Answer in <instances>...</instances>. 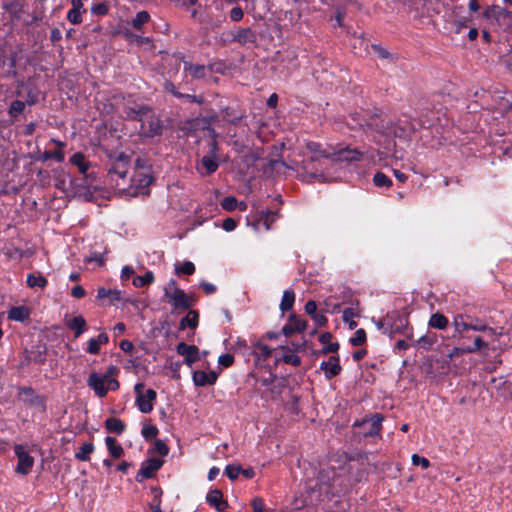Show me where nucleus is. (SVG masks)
I'll use <instances>...</instances> for the list:
<instances>
[{
    "label": "nucleus",
    "instance_id": "4",
    "mask_svg": "<svg viewBox=\"0 0 512 512\" xmlns=\"http://www.w3.org/2000/svg\"><path fill=\"white\" fill-rule=\"evenodd\" d=\"M129 172V158L120 155L108 169V179L111 184L120 191H125L131 184V176Z\"/></svg>",
    "mask_w": 512,
    "mask_h": 512
},
{
    "label": "nucleus",
    "instance_id": "56",
    "mask_svg": "<svg viewBox=\"0 0 512 512\" xmlns=\"http://www.w3.org/2000/svg\"><path fill=\"white\" fill-rule=\"evenodd\" d=\"M234 357L231 354H223L219 356L218 363L222 365L223 367H229L233 364Z\"/></svg>",
    "mask_w": 512,
    "mask_h": 512
},
{
    "label": "nucleus",
    "instance_id": "57",
    "mask_svg": "<svg viewBox=\"0 0 512 512\" xmlns=\"http://www.w3.org/2000/svg\"><path fill=\"white\" fill-rule=\"evenodd\" d=\"M243 16H244L243 10H242V8H240L238 6L232 8L230 11V19L234 22H238V21L242 20Z\"/></svg>",
    "mask_w": 512,
    "mask_h": 512
},
{
    "label": "nucleus",
    "instance_id": "13",
    "mask_svg": "<svg viewBox=\"0 0 512 512\" xmlns=\"http://www.w3.org/2000/svg\"><path fill=\"white\" fill-rule=\"evenodd\" d=\"M218 374L215 371L195 370L192 374V380L195 386L204 387L215 384Z\"/></svg>",
    "mask_w": 512,
    "mask_h": 512
},
{
    "label": "nucleus",
    "instance_id": "35",
    "mask_svg": "<svg viewBox=\"0 0 512 512\" xmlns=\"http://www.w3.org/2000/svg\"><path fill=\"white\" fill-rule=\"evenodd\" d=\"M282 350L284 351L282 356L284 363L293 365L295 367L301 365V358L294 351L287 347H282Z\"/></svg>",
    "mask_w": 512,
    "mask_h": 512
},
{
    "label": "nucleus",
    "instance_id": "28",
    "mask_svg": "<svg viewBox=\"0 0 512 512\" xmlns=\"http://www.w3.org/2000/svg\"><path fill=\"white\" fill-rule=\"evenodd\" d=\"M70 162H71V164L75 165L79 169V172L81 174H83L84 176L87 175V172L90 167V163L88 161H86L83 153H81V152L75 153L70 158Z\"/></svg>",
    "mask_w": 512,
    "mask_h": 512
},
{
    "label": "nucleus",
    "instance_id": "46",
    "mask_svg": "<svg viewBox=\"0 0 512 512\" xmlns=\"http://www.w3.org/2000/svg\"><path fill=\"white\" fill-rule=\"evenodd\" d=\"M223 500V494L220 490L215 489L210 491L206 496V501L210 506H215Z\"/></svg>",
    "mask_w": 512,
    "mask_h": 512
},
{
    "label": "nucleus",
    "instance_id": "59",
    "mask_svg": "<svg viewBox=\"0 0 512 512\" xmlns=\"http://www.w3.org/2000/svg\"><path fill=\"white\" fill-rule=\"evenodd\" d=\"M373 50L374 52L378 55V57L382 58V59H389L391 58V54L388 50H386L385 48L379 46V45H373Z\"/></svg>",
    "mask_w": 512,
    "mask_h": 512
},
{
    "label": "nucleus",
    "instance_id": "38",
    "mask_svg": "<svg viewBox=\"0 0 512 512\" xmlns=\"http://www.w3.org/2000/svg\"><path fill=\"white\" fill-rule=\"evenodd\" d=\"M94 451V445L91 442L83 444L75 453V458L79 461H88L90 454Z\"/></svg>",
    "mask_w": 512,
    "mask_h": 512
},
{
    "label": "nucleus",
    "instance_id": "29",
    "mask_svg": "<svg viewBox=\"0 0 512 512\" xmlns=\"http://www.w3.org/2000/svg\"><path fill=\"white\" fill-rule=\"evenodd\" d=\"M105 428L108 432L120 435L125 431L126 425L122 420L115 417H110L105 421Z\"/></svg>",
    "mask_w": 512,
    "mask_h": 512
},
{
    "label": "nucleus",
    "instance_id": "30",
    "mask_svg": "<svg viewBox=\"0 0 512 512\" xmlns=\"http://www.w3.org/2000/svg\"><path fill=\"white\" fill-rule=\"evenodd\" d=\"M199 315L195 310H190L188 314L180 320V329L184 330L189 327L191 329H195L198 325Z\"/></svg>",
    "mask_w": 512,
    "mask_h": 512
},
{
    "label": "nucleus",
    "instance_id": "60",
    "mask_svg": "<svg viewBox=\"0 0 512 512\" xmlns=\"http://www.w3.org/2000/svg\"><path fill=\"white\" fill-rule=\"evenodd\" d=\"M305 312L312 316L317 312V304L314 300H309L304 306Z\"/></svg>",
    "mask_w": 512,
    "mask_h": 512
},
{
    "label": "nucleus",
    "instance_id": "14",
    "mask_svg": "<svg viewBox=\"0 0 512 512\" xmlns=\"http://www.w3.org/2000/svg\"><path fill=\"white\" fill-rule=\"evenodd\" d=\"M163 465V460L158 458H151L142 463V466L137 474V478L142 477L144 479L152 478L155 473Z\"/></svg>",
    "mask_w": 512,
    "mask_h": 512
},
{
    "label": "nucleus",
    "instance_id": "17",
    "mask_svg": "<svg viewBox=\"0 0 512 512\" xmlns=\"http://www.w3.org/2000/svg\"><path fill=\"white\" fill-rule=\"evenodd\" d=\"M320 369L324 372L326 378L332 379L340 374L342 368L339 363L338 356H331L327 361L320 364Z\"/></svg>",
    "mask_w": 512,
    "mask_h": 512
},
{
    "label": "nucleus",
    "instance_id": "51",
    "mask_svg": "<svg viewBox=\"0 0 512 512\" xmlns=\"http://www.w3.org/2000/svg\"><path fill=\"white\" fill-rule=\"evenodd\" d=\"M67 19L72 24H80L82 22V12L71 8L67 13Z\"/></svg>",
    "mask_w": 512,
    "mask_h": 512
},
{
    "label": "nucleus",
    "instance_id": "63",
    "mask_svg": "<svg viewBox=\"0 0 512 512\" xmlns=\"http://www.w3.org/2000/svg\"><path fill=\"white\" fill-rule=\"evenodd\" d=\"M311 318L319 327L324 326L327 323V318L322 313L316 312L314 315L311 316Z\"/></svg>",
    "mask_w": 512,
    "mask_h": 512
},
{
    "label": "nucleus",
    "instance_id": "20",
    "mask_svg": "<svg viewBox=\"0 0 512 512\" xmlns=\"http://www.w3.org/2000/svg\"><path fill=\"white\" fill-rule=\"evenodd\" d=\"M256 33L251 28H239L233 35V41L241 45L256 42Z\"/></svg>",
    "mask_w": 512,
    "mask_h": 512
},
{
    "label": "nucleus",
    "instance_id": "11",
    "mask_svg": "<svg viewBox=\"0 0 512 512\" xmlns=\"http://www.w3.org/2000/svg\"><path fill=\"white\" fill-rule=\"evenodd\" d=\"M140 160H137V170L134 172V174L131 176V184L135 185L137 188H143L149 186L153 178L150 175L148 168H143L139 166Z\"/></svg>",
    "mask_w": 512,
    "mask_h": 512
},
{
    "label": "nucleus",
    "instance_id": "32",
    "mask_svg": "<svg viewBox=\"0 0 512 512\" xmlns=\"http://www.w3.org/2000/svg\"><path fill=\"white\" fill-rule=\"evenodd\" d=\"M295 301V293L293 290H285L282 299L280 302V310L282 312H287L292 309Z\"/></svg>",
    "mask_w": 512,
    "mask_h": 512
},
{
    "label": "nucleus",
    "instance_id": "50",
    "mask_svg": "<svg viewBox=\"0 0 512 512\" xmlns=\"http://www.w3.org/2000/svg\"><path fill=\"white\" fill-rule=\"evenodd\" d=\"M221 207L226 211H233L237 207V200L233 196H227L221 201Z\"/></svg>",
    "mask_w": 512,
    "mask_h": 512
},
{
    "label": "nucleus",
    "instance_id": "58",
    "mask_svg": "<svg viewBox=\"0 0 512 512\" xmlns=\"http://www.w3.org/2000/svg\"><path fill=\"white\" fill-rule=\"evenodd\" d=\"M253 512H264V502L261 498L255 497L251 502Z\"/></svg>",
    "mask_w": 512,
    "mask_h": 512
},
{
    "label": "nucleus",
    "instance_id": "27",
    "mask_svg": "<svg viewBox=\"0 0 512 512\" xmlns=\"http://www.w3.org/2000/svg\"><path fill=\"white\" fill-rule=\"evenodd\" d=\"M105 444L107 446V449L109 451V454L115 458L118 459L124 454L123 447L117 442V440L111 436H107L105 438Z\"/></svg>",
    "mask_w": 512,
    "mask_h": 512
},
{
    "label": "nucleus",
    "instance_id": "6",
    "mask_svg": "<svg viewBox=\"0 0 512 512\" xmlns=\"http://www.w3.org/2000/svg\"><path fill=\"white\" fill-rule=\"evenodd\" d=\"M381 133L387 137H393L403 141H409L410 136L413 132V127L404 121H397L395 123H389L385 127L381 126Z\"/></svg>",
    "mask_w": 512,
    "mask_h": 512
},
{
    "label": "nucleus",
    "instance_id": "18",
    "mask_svg": "<svg viewBox=\"0 0 512 512\" xmlns=\"http://www.w3.org/2000/svg\"><path fill=\"white\" fill-rule=\"evenodd\" d=\"M218 157L205 155L201 158L197 165V169L201 174L210 175L218 169Z\"/></svg>",
    "mask_w": 512,
    "mask_h": 512
},
{
    "label": "nucleus",
    "instance_id": "43",
    "mask_svg": "<svg viewBox=\"0 0 512 512\" xmlns=\"http://www.w3.org/2000/svg\"><path fill=\"white\" fill-rule=\"evenodd\" d=\"M44 161L54 159L57 162H62L65 159L64 151L61 149H55L53 151H45L42 155Z\"/></svg>",
    "mask_w": 512,
    "mask_h": 512
},
{
    "label": "nucleus",
    "instance_id": "47",
    "mask_svg": "<svg viewBox=\"0 0 512 512\" xmlns=\"http://www.w3.org/2000/svg\"><path fill=\"white\" fill-rule=\"evenodd\" d=\"M242 468L239 465H227L224 473L232 481L236 480L241 474Z\"/></svg>",
    "mask_w": 512,
    "mask_h": 512
},
{
    "label": "nucleus",
    "instance_id": "26",
    "mask_svg": "<svg viewBox=\"0 0 512 512\" xmlns=\"http://www.w3.org/2000/svg\"><path fill=\"white\" fill-rule=\"evenodd\" d=\"M383 417L379 414H375L369 420L363 422V425H370V429L364 433L365 436H376L379 435Z\"/></svg>",
    "mask_w": 512,
    "mask_h": 512
},
{
    "label": "nucleus",
    "instance_id": "48",
    "mask_svg": "<svg viewBox=\"0 0 512 512\" xmlns=\"http://www.w3.org/2000/svg\"><path fill=\"white\" fill-rule=\"evenodd\" d=\"M221 117L223 120L228 122H235L241 118V116L236 115L234 110L230 107H225L221 109Z\"/></svg>",
    "mask_w": 512,
    "mask_h": 512
},
{
    "label": "nucleus",
    "instance_id": "42",
    "mask_svg": "<svg viewBox=\"0 0 512 512\" xmlns=\"http://www.w3.org/2000/svg\"><path fill=\"white\" fill-rule=\"evenodd\" d=\"M373 183L377 187H390L391 179L382 172H377L373 177Z\"/></svg>",
    "mask_w": 512,
    "mask_h": 512
},
{
    "label": "nucleus",
    "instance_id": "49",
    "mask_svg": "<svg viewBox=\"0 0 512 512\" xmlns=\"http://www.w3.org/2000/svg\"><path fill=\"white\" fill-rule=\"evenodd\" d=\"M366 341V332L364 329H358L350 339L353 346H360Z\"/></svg>",
    "mask_w": 512,
    "mask_h": 512
},
{
    "label": "nucleus",
    "instance_id": "45",
    "mask_svg": "<svg viewBox=\"0 0 512 512\" xmlns=\"http://www.w3.org/2000/svg\"><path fill=\"white\" fill-rule=\"evenodd\" d=\"M175 271L178 275H192L195 272V265L191 261H185L183 264L176 266Z\"/></svg>",
    "mask_w": 512,
    "mask_h": 512
},
{
    "label": "nucleus",
    "instance_id": "41",
    "mask_svg": "<svg viewBox=\"0 0 512 512\" xmlns=\"http://www.w3.org/2000/svg\"><path fill=\"white\" fill-rule=\"evenodd\" d=\"M25 107H26L25 102L20 101V100H15V101L11 102L9 109H8V114L11 117L16 118L24 111Z\"/></svg>",
    "mask_w": 512,
    "mask_h": 512
},
{
    "label": "nucleus",
    "instance_id": "19",
    "mask_svg": "<svg viewBox=\"0 0 512 512\" xmlns=\"http://www.w3.org/2000/svg\"><path fill=\"white\" fill-rule=\"evenodd\" d=\"M183 64L184 72L188 73L193 79H202L207 75V71H212L211 66L192 64L188 61H184Z\"/></svg>",
    "mask_w": 512,
    "mask_h": 512
},
{
    "label": "nucleus",
    "instance_id": "7",
    "mask_svg": "<svg viewBox=\"0 0 512 512\" xmlns=\"http://www.w3.org/2000/svg\"><path fill=\"white\" fill-rule=\"evenodd\" d=\"M14 453L17 457V466L15 472L20 475H28L34 466V457H32L22 444L14 445Z\"/></svg>",
    "mask_w": 512,
    "mask_h": 512
},
{
    "label": "nucleus",
    "instance_id": "1",
    "mask_svg": "<svg viewBox=\"0 0 512 512\" xmlns=\"http://www.w3.org/2000/svg\"><path fill=\"white\" fill-rule=\"evenodd\" d=\"M309 158L301 163L303 181L330 182L333 177L328 173L332 152L324 149L320 143L309 141L305 145Z\"/></svg>",
    "mask_w": 512,
    "mask_h": 512
},
{
    "label": "nucleus",
    "instance_id": "54",
    "mask_svg": "<svg viewBox=\"0 0 512 512\" xmlns=\"http://www.w3.org/2000/svg\"><path fill=\"white\" fill-rule=\"evenodd\" d=\"M142 435L146 439L155 438L158 434V429L154 425H146L142 428Z\"/></svg>",
    "mask_w": 512,
    "mask_h": 512
},
{
    "label": "nucleus",
    "instance_id": "52",
    "mask_svg": "<svg viewBox=\"0 0 512 512\" xmlns=\"http://www.w3.org/2000/svg\"><path fill=\"white\" fill-rule=\"evenodd\" d=\"M108 11L109 8L105 3H97L91 7V13L96 16H104Z\"/></svg>",
    "mask_w": 512,
    "mask_h": 512
},
{
    "label": "nucleus",
    "instance_id": "44",
    "mask_svg": "<svg viewBox=\"0 0 512 512\" xmlns=\"http://www.w3.org/2000/svg\"><path fill=\"white\" fill-rule=\"evenodd\" d=\"M483 348H488V343L483 341V339L481 337H476L474 340V345L471 347L463 348L462 352L475 353Z\"/></svg>",
    "mask_w": 512,
    "mask_h": 512
},
{
    "label": "nucleus",
    "instance_id": "3",
    "mask_svg": "<svg viewBox=\"0 0 512 512\" xmlns=\"http://www.w3.org/2000/svg\"><path fill=\"white\" fill-rule=\"evenodd\" d=\"M117 373L118 368L115 366H110L104 374L92 372L87 379V385L98 397L103 398L107 395L108 391L119 389V382L115 378Z\"/></svg>",
    "mask_w": 512,
    "mask_h": 512
},
{
    "label": "nucleus",
    "instance_id": "61",
    "mask_svg": "<svg viewBox=\"0 0 512 512\" xmlns=\"http://www.w3.org/2000/svg\"><path fill=\"white\" fill-rule=\"evenodd\" d=\"M200 287L203 289V291L207 295L213 294L217 290V288H216V286L214 284L206 282V281H202L200 283Z\"/></svg>",
    "mask_w": 512,
    "mask_h": 512
},
{
    "label": "nucleus",
    "instance_id": "62",
    "mask_svg": "<svg viewBox=\"0 0 512 512\" xmlns=\"http://www.w3.org/2000/svg\"><path fill=\"white\" fill-rule=\"evenodd\" d=\"M86 294L85 289L81 285H76L71 289V295L75 298H83Z\"/></svg>",
    "mask_w": 512,
    "mask_h": 512
},
{
    "label": "nucleus",
    "instance_id": "22",
    "mask_svg": "<svg viewBox=\"0 0 512 512\" xmlns=\"http://www.w3.org/2000/svg\"><path fill=\"white\" fill-rule=\"evenodd\" d=\"M349 474L354 482H360L367 477L368 472L363 462L357 465L352 462L349 464Z\"/></svg>",
    "mask_w": 512,
    "mask_h": 512
},
{
    "label": "nucleus",
    "instance_id": "39",
    "mask_svg": "<svg viewBox=\"0 0 512 512\" xmlns=\"http://www.w3.org/2000/svg\"><path fill=\"white\" fill-rule=\"evenodd\" d=\"M154 274L152 271H147L144 275L136 276L133 279V285L135 287L141 288L146 285L151 284L154 281Z\"/></svg>",
    "mask_w": 512,
    "mask_h": 512
},
{
    "label": "nucleus",
    "instance_id": "21",
    "mask_svg": "<svg viewBox=\"0 0 512 512\" xmlns=\"http://www.w3.org/2000/svg\"><path fill=\"white\" fill-rule=\"evenodd\" d=\"M109 342V337L106 333H100L96 338H91L88 341L86 351L89 354L96 355L100 352L101 345H105Z\"/></svg>",
    "mask_w": 512,
    "mask_h": 512
},
{
    "label": "nucleus",
    "instance_id": "55",
    "mask_svg": "<svg viewBox=\"0 0 512 512\" xmlns=\"http://www.w3.org/2000/svg\"><path fill=\"white\" fill-rule=\"evenodd\" d=\"M154 452L161 456H166L169 453L168 446L162 440H156L154 445Z\"/></svg>",
    "mask_w": 512,
    "mask_h": 512
},
{
    "label": "nucleus",
    "instance_id": "12",
    "mask_svg": "<svg viewBox=\"0 0 512 512\" xmlns=\"http://www.w3.org/2000/svg\"><path fill=\"white\" fill-rule=\"evenodd\" d=\"M156 392L148 389L141 396H136V406L144 414H148L153 410V403L156 400Z\"/></svg>",
    "mask_w": 512,
    "mask_h": 512
},
{
    "label": "nucleus",
    "instance_id": "15",
    "mask_svg": "<svg viewBox=\"0 0 512 512\" xmlns=\"http://www.w3.org/2000/svg\"><path fill=\"white\" fill-rule=\"evenodd\" d=\"M306 328L307 322L293 314L289 317L288 323L282 328V332L288 337L296 332H303Z\"/></svg>",
    "mask_w": 512,
    "mask_h": 512
},
{
    "label": "nucleus",
    "instance_id": "5",
    "mask_svg": "<svg viewBox=\"0 0 512 512\" xmlns=\"http://www.w3.org/2000/svg\"><path fill=\"white\" fill-rule=\"evenodd\" d=\"M164 296L169 300L174 309H189L193 302L185 291L178 287L176 280L171 279L164 288Z\"/></svg>",
    "mask_w": 512,
    "mask_h": 512
},
{
    "label": "nucleus",
    "instance_id": "31",
    "mask_svg": "<svg viewBox=\"0 0 512 512\" xmlns=\"http://www.w3.org/2000/svg\"><path fill=\"white\" fill-rule=\"evenodd\" d=\"M452 325L454 327V334L453 337H460L462 333L466 330H470V324L466 323L464 321L463 315H457L454 317Z\"/></svg>",
    "mask_w": 512,
    "mask_h": 512
},
{
    "label": "nucleus",
    "instance_id": "53",
    "mask_svg": "<svg viewBox=\"0 0 512 512\" xmlns=\"http://www.w3.org/2000/svg\"><path fill=\"white\" fill-rule=\"evenodd\" d=\"M411 461L413 465H420L423 469H427L430 467V461L425 457L419 456L418 454H413L411 456Z\"/></svg>",
    "mask_w": 512,
    "mask_h": 512
},
{
    "label": "nucleus",
    "instance_id": "9",
    "mask_svg": "<svg viewBox=\"0 0 512 512\" xmlns=\"http://www.w3.org/2000/svg\"><path fill=\"white\" fill-rule=\"evenodd\" d=\"M362 158V153L357 149H352L350 147H346L340 149L338 151L332 152L331 163L336 162H355L359 161Z\"/></svg>",
    "mask_w": 512,
    "mask_h": 512
},
{
    "label": "nucleus",
    "instance_id": "64",
    "mask_svg": "<svg viewBox=\"0 0 512 512\" xmlns=\"http://www.w3.org/2000/svg\"><path fill=\"white\" fill-rule=\"evenodd\" d=\"M222 227L225 231H233L236 228V221L232 218H226L223 221Z\"/></svg>",
    "mask_w": 512,
    "mask_h": 512
},
{
    "label": "nucleus",
    "instance_id": "33",
    "mask_svg": "<svg viewBox=\"0 0 512 512\" xmlns=\"http://www.w3.org/2000/svg\"><path fill=\"white\" fill-rule=\"evenodd\" d=\"M26 282H27V285L31 288L39 287L41 289L45 288L48 284L47 279L44 276H42L40 273L28 274Z\"/></svg>",
    "mask_w": 512,
    "mask_h": 512
},
{
    "label": "nucleus",
    "instance_id": "40",
    "mask_svg": "<svg viewBox=\"0 0 512 512\" xmlns=\"http://www.w3.org/2000/svg\"><path fill=\"white\" fill-rule=\"evenodd\" d=\"M150 19V15L147 11H140L136 14L135 18L132 21V26L140 30L144 24H146Z\"/></svg>",
    "mask_w": 512,
    "mask_h": 512
},
{
    "label": "nucleus",
    "instance_id": "10",
    "mask_svg": "<svg viewBox=\"0 0 512 512\" xmlns=\"http://www.w3.org/2000/svg\"><path fill=\"white\" fill-rule=\"evenodd\" d=\"M251 352L255 357V364L261 366L271 355L272 349L261 340L251 342Z\"/></svg>",
    "mask_w": 512,
    "mask_h": 512
},
{
    "label": "nucleus",
    "instance_id": "25",
    "mask_svg": "<svg viewBox=\"0 0 512 512\" xmlns=\"http://www.w3.org/2000/svg\"><path fill=\"white\" fill-rule=\"evenodd\" d=\"M67 327L74 331L75 338H78L86 331V321L82 316H76L67 322Z\"/></svg>",
    "mask_w": 512,
    "mask_h": 512
},
{
    "label": "nucleus",
    "instance_id": "24",
    "mask_svg": "<svg viewBox=\"0 0 512 512\" xmlns=\"http://www.w3.org/2000/svg\"><path fill=\"white\" fill-rule=\"evenodd\" d=\"M30 316V311L25 306L12 307L8 311V319L18 322H24Z\"/></svg>",
    "mask_w": 512,
    "mask_h": 512
},
{
    "label": "nucleus",
    "instance_id": "23",
    "mask_svg": "<svg viewBox=\"0 0 512 512\" xmlns=\"http://www.w3.org/2000/svg\"><path fill=\"white\" fill-rule=\"evenodd\" d=\"M97 298L100 300L108 299V302L113 304L117 301H120L122 296L119 290L100 287L97 290Z\"/></svg>",
    "mask_w": 512,
    "mask_h": 512
},
{
    "label": "nucleus",
    "instance_id": "36",
    "mask_svg": "<svg viewBox=\"0 0 512 512\" xmlns=\"http://www.w3.org/2000/svg\"><path fill=\"white\" fill-rule=\"evenodd\" d=\"M351 121L347 123L350 129L372 127L373 123L368 122L364 117H360L359 114L355 113L350 116Z\"/></svg>",
    "mask_w": 512,
    "mask_h": 512
},
{
    "label": "nucleus",
    "instance_id": "16",
    "mask_svg": "<svg viewBox=\"0 0 512 512\" xmlns=\"http://www.w3.org/2000/svg\"><path fill=\"white\" fill-rule=\"evenodd\" d=\"M19 396L21 400L29 405L35 407H43L44 401L43 398L37 395L34 390L30 387H23L19 389Z\"/></svg>",
    "mask_w": 512,
    "mask_h": 512
},
{
    "label": "nucleus",
    "instance_id": "8",
    "mask_svg": "<svg viewBox=\"0 0 512 512\" xmlns=\"http://www.w3.org/2000/svg\"><path fill=\"white\" fill-rule=\"evenodd\" d=\"M176 351L179 355L184 357V363L191 367L199 360V349L195 345H188L185 342H180L176 346Z\"/></svg>",
    "mask_w": 512,
    "mask_h": 512
},
{
    "label": "nucleus",
    "instance_id": "2",
    "mask_svg": "<svg viewBox=\"0 0 512 512\" xmlns=\"http://www.w3.org/2000/svg\"><path fill=\"white\" fill-rule=\"evenodd\" d=\"M149 113L150 110L147 106L129 108L126 111L128 118L141 122L139 129L141 135L145 137L160 135L162 133L161 122L157 117Z\"/></svg>",
    "mask_w": 512,
    "mask_h": 512
},
{
    "label": "nucleus",
    "instance_id": "37",
    "mask_svg": "<svg viewBox=\"0 0 512 512\" xmlns=\"http://www.w3.org/2000/svg\"><path fill=\"white\" fill-rule=\"evenodd\" d=\"M359 314L356 309L352 307L345 308L342 312L343 321L348 324L350 329H355L357 327V322L354 320Z\"/></svg>",
    "mask_w": 512,
    "mask_h": 512
},
{
    "label": "nucleus",
    "instance_id": "34",
    "mask_svg": "<svg viewBox=\"0 0 512 512\" xmlns=\"http://www.w3.org/2000/svg\"><path fill=\"white\" fill-rule=\"evenodd\" d=\"M428 324L432 328L443 330L448 325V319L441 313H434L431 315Z\"/></svg>",
    "mask_w": 512,
    "mask_h": 512
}]
</instances>
